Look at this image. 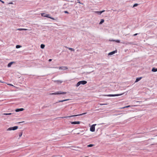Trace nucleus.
Instances as JSON below:
<instances>
[{"label":"nucleus","mask_w":157,"mask_h":157,"mask_svg":"<svg viewBox=\"0 0 157 157\" xmlns=\"http://www.w3.org/2000/svg\"><path fill=\"white\" fill-rule=\"evenodd\" d=\"M87 82L85 80L81 81L78 82L76 84V86H78L80 84L85 85L87 83Z\"/></svg>","instance_id":"nucleus-1"},{"label":"nucleus","mask_w":157,"mask_h":157,"mask_svg":"<svg viewBox=\"0 0 157 157\" xmlns=\"http://www.w3.org/2000/svg\"><path fill=\"white\" fill-rule=\"evenodd\" d=\"M67 93L66 92H62L61 91H57L55 93L50 94L51 95H56V94H65Z\"/></svg>","instance_id":"nucleus-2"},{"label":"nucleus","mask_w":157,"mask_h":157,"mask_svg":"<svg viewBox=\"0 0 157 157\" xmlns=\"http://www.w3.org/2000/svg\"><path fill=\"white\" fill-rule=\"evenodd\" d=\"M86 113H87L86 112H85V113H82V114H77V115H72V116H68V117H61L60 118H64L70 117H76V116H80L82 115H83L85 114H86Z\"/></svg>","instance_id":"nucleus-3"},{"label":"nucleus","mask_w":157,"mask_h":157,"mask_svg":"<svg viewBox=\"0 0 157 157\" xmlns=\"http://www.w3.org/2000/svg\"><path fill=\"white\" fill-rule=\"evenodd\" d=\"M124 93L121 94H108L107 95H105V96H107L108 97H115V96H121Z\"/></svg>","instance_id":"nucleus-4"},{"label":"nucleus","mask_w":157,"mask_h":157,"mask_svg":"<svg viewBox=\"0 0 157 157\" xmlns=\"http://www.w3.org/2000/svg\"><path fill=\"white\" fill-rule=\"evenodd\" d=\"M96 125V124H93L90 127V130L92 132H94L95 131V126Z\"/></svg>","instance_id":"nucleus-5"},{"label":"nucleus","mask_w":157,"mask_h":157,"mask_svg":"<svg viewBox=\"0 0 157 157\" xmlns=\"http://www.w3.org/2000/svg\"><path fill=\"white\" fill-rule=\"evenodd\" d=\"M18 128V127L17 126H15L13 127H10L9 128L7 129L8 131H10V130H15L17 129Z\"/></svg>","instance_id":"nucleus-6"},{"label":"nucleus","mask_w":157,"mask_h":157,"mask_svg":"<svg viewBox=\"0 0 157 157\" xmlns=\"http://www.w3.org/2000/svg\"><path fill=\"white\" fill-rule=\"evenodd\" d=\"M117 50H116L115 51H112V52H109V53H108V55L109 56H111V55H113L115 53H117Z\"/></svg>","instance_id":"nucleus-7"},{"label":"nucleus","mask_w":157,"mask_h":157,"mask_svg":"<svg viewBox=\"0 0 157 157\" xmlns=\"http://www.w3.org/2000/svg\"><path fill=\"white\" fill-rule=\"evenodd\" d=\"M44 17H48V18H49L51 19H52V20H55V19L54 18L52 17H51L50 16V15L49 14H46V15H45V16H44Z\"/></svg>","instance_id":"nucleus-8"},{"label":"nucleus","mask_w":157,"mask_h":157,"mask_svg":"<svg viewBox=\"0 0 157 157\" xmlns=\"http://www.w3.org/2000/svg\"><path fill=\"white\" fill-rule=\"evenodd\" d=\"M70 122L72 124H79L80 123V122L79 121L71 122Z\"/></svg>","instance_id":"nucleus-9"},{"label":"nucleus","mask_w":157,"mask_h":157,"mask_svg":"<svg viewBox=\"0 0 157 157\" xmlns=\"http://www.w3.org/2000/svg\"><path fill=\"white\" fill-rule=\"evenodd\" d=\"M105 11V10H102V11H95V13H97L99 15H101L102 13L104 12Z\"/></svg>","instance_id":"nucleus-10"},{"label":"nucleus","mask_w":157,"mask_h":157,"mask_svg":"<svg viewBox=\"0 0 157 157\" xmlns=\"http://www.w3.org/2000/svg\"><path fill=\"white\" fill-rule=\"evenodd\" d=\"M59 69H68V68L66 66H62V67H59Z\"/></svg>","instance_id":"nucleus-11"},{"label":"nucleus","mask_w":157,"mask_h":157,"mask_svg":"<svg viewBox=\"0 0 157 157\" xmlns=\"http://www.w3.org/2000/svg\"><path fill=\"white\" fill-rule=\"evenodd\" d=\"M24 110L23 108H20V109H17L15 110V111L16 112H18L19 111H22Z\"/></svg>","instance_id":"nucleus-12"},{"label":"nucleus","mask_w":157,"mask_h":157,"mask_svg":"<svg viewBox=\"0 0 157 157\" xmlns=\"http://www.w3.org/2000/svg\"><path fill=\"white\" fill-rule=\"evenodd\" d=\"M15 62H11L9 63L7 65V67H10L11 66V65L13 63H14Z\"/></svg>","instance_id":"nucleus-13"},{"label":"nucleus","mask_w":157,"mask_h":157,"mask_svg":"<svg viewBox=\"0 0 157 157\" xmlns=\"http://www.w3.org/2000/svg\"><path fill=\"white\" fill-rule=\"evenodd\" d=\"M142 78L141 77H140L139 78H137L136 80V81H135V82H138L139 81H140Z\"/></svg>","instance_id":"nucleus-14"},{"label":"nucleus","mask_w":157,"mask_h":157,"mask_svg":"<svg viewBox=\"0 0 157 157\" xmlns=\"http://www.w3.org/2000/svg\"><path fill=\"white\" fill-rule=\"evenodd\" d=\"M68 100H69V99H65V100H59L58 102H56V103H57L58 102H62L63 101H67Z\"/></svg>","instance_id":"nucleus-15"},{"label":"nucleus","mask_w":157,"mask_h":157,"mask_svg":"<svg viewBox=\"0 0 157 157\" xmlns=\"http://www.w3.org/2000/svg\"><path fill=\"white\" fill-rule=\"evenodd\" d=\"M151 71H152L154 72L157 71V68H155L154 67H153L152 68Z\"/></svg>","instance_id":"nucleus-16"},{"label":"nucleus","mask_w":157,"mask_h":157,"mask_svg":"<svg viewBox=\"0 0 157 157\" xmlns=\"http://www.w3.org/2000/svg\"><path fill=\"white\" fill-rule=\"evenodd\" d=\"M110 41H115L117 43H120V40H110Z\"/></svg>","instance_id":"nucleus-17"},{"label":"nucleus","mask_w":157,"mask_h":157,"mask_svg":"<svg viewBox=\"0 0 157 157\" xmlns=\"http://www.w3.org/2000/svg\"><path fill=\"white\" fill-rule=\"evenodd\" d=\"M104 21V20L103 19H101L100 22L99 23V24L101 25L102 24Z\"/></svg>","instance_id":"nucleus-18"},{"label":"nucleus","mask_w":157,"mask_h":157,"mask_svg":"<svg viewBox=\"0 0 157 157\" xmlns=\"http://www.w3.org/2000/svg\"><path fill=\"white\" fill-rule=\"evenodd\" d=\"M54 82H57V83H61L62 82V81H61L60 80H56L54 81Z\"/></svg>","instance_id":"nucleus-19"},{"label":"nucleus","mask_w":157,"mask_h":157,"mask_svg":"<svg viewBox=\"0 0 157 157\" xmlns=\"http://www.w3.org/2000/svg\"><path fill=\"white\" fill-rule=\"evenodd\" d=\"M45 47V45L44 44H41L40 45V48L42 49H44Z\"/></svg>","instance_id":"nucleus-20"},{"label":"nucleus","mask_w":157,"mask_h":157,"mask_svg":"<svg viewBox=\"0 0 157 157\" xmlns=\"http://www.w3.org/2000/svg\"><path fill=\"white\" fill-rule=\"evenodd\" d=\"M133 44V43L132 42H128L127 43H126V44Z\"/></svg>","instance_id":"nucleus-21"},{"label":"nucleus","mask_w":157,"mask_h":157,"mask_svg":"<svg viewBox=\"0 0 157 157\" xmlns=\"http://www.w3.org/2000/svg\"><path fill=\"white\" fill-rule=\"evenodd\" d=\"M94 146V145L93 144H90L87 146V147H91Z\"/></svg>","instance_id":"nucleus-22"},{"label":"nucleus","mask_w":157,"mask_h":157,"mask_svg":"<svg viewBox=\"0 0 157 157\" xmlns=\"http://www.w3.org/2000/svg\"><path fill=\"white\" fill-rule=\"evenodd\" d=\"M67 48L70 50H71L72 51H74L75 49L73 48Z\"/></svg>","instance_id":"nucleus-23"},{"label":"nucleus","mask_w":157,"mask_h":157,"mask_svg":"<svg viewBox=\"0 0 157 157\" xmlns=\"http://www.w3.org/2000/svg\"><path fill=\"white\" fill-rule=\"evenodd\" d=\"M22 132H20L19 133V137H21V136H22Z\"/></svg>","instance_id":"nucleus-24"},{"label":"nucleus","mask_w":157,"mask_h":157,"mask_svg":"<svg viewBox=\"0 0 157 157\" xmlns=\"http://www.w3.org/2000/svg\"><path fill=\"white\" fill-rule=\"evenodd\" d=\"M21 46H20V45H17L16 46V48H21Z\"/></svg>","instance_id":"nucleus-25"},{"label":"nucleus","mask_w":157,"mask_h":157,"mask_svg":"<svg viewBox=\"0 0 157 157\" xmlns=\"http://www.w3.org/2000/svg\"><path fill=\"white\" fill-rule=\"evenodd\" d=\"M138 5V4L135 3L134 4L133 7H136V6H137Z\"/></svg>","instance_id":"nucleus-26"},{"label":"nucleus","mask_w":157,"mask_h":157,"mask_svg":"<svg viewBox=\"0 0 157 157\" xmlns=\"http://www.w3.org/2000/svg\"><path fill=\"white\" fill-rule=\"evenodd\" d=\"M17 30H19V31H22V30H23V29L19 28V29H17Z\"/></svg>","instance_id":"nucleus-27"},{"label":"nucleus","mask_w":157,"mask_h":157,"mask_svg":"<svg viewBox=\"0 0 157 157\" xmlns=\"http://www.w3.org/2000/svg\"><path fill=\"white\" fill-rule=\"evenodd\" d=\"M11 114H12L11 113H6L3 114L5 115H11Z\"/></svg>","instance_id":"nucleus-28"},{"label":"nucleus","mask_w":157,"mask_h":157,"mask_svg":"<svg viewBox=\"0 0 157 157\" xmlns=\"http://www.w3.org/2000/svg\"><path fill=\"white\" fill-rule=\"evenodd\" d=\"M51 68H59L58 67H51Z\"/></svg>","instance_id":"nucleus-29"},{"label":"nucleus","mask_w":157,"mask_h":157,"mask_svg":"<svg viewBox=\"0 0 157 157\" xmlns=\"http://www.w3.org/2000/svg\"><path fill=\"white\" fill-rule=\"evenodd\" d=\"M64 13H69L67 11H64Z\"/></svg>","instance_id":"nucleus-30"},{"label":"nucleus","mask_w":157,"mask_h":157,"mask_svg":"<svg viewBox=\"0 0 157 157\" xmlns=\"http://www.w3.org/2000/svg\"><path fill=\"white\" fill-rule=\"evenodd\" d=\"M45 14L44 13H41V16H43V17H44V15Z\"/></svg>","instance_id":"nucleus-31"},{"label":"nucleus","mask_w":157,"mask_h":157,"mask_svg":"<svg viewBox=\"0 0 157 157\" xmlns=\"http://www.w3.org/2000/svg\"><path fill=\"white\" fill-rule=\"evenodd\" d=\"M0 1L2 2V3L4 4L5 3L3 1H2V0H0Z\"/></svg>","instance_id":"nucleus-32"},{"label":"nucleus","mask_w":157,"mask_h":157,"mask_svg":"<svg viewBox=\"0 0 157 157\" xmlns=\"http://www.w3.org/2000/svg\"><path fill=\"white\" fill-rule=\"evenodd\" d=\"M78 3H80V4H83L82 3H81L80 2V1H79V0H78Z\"/></svg>","instance_id":"nucleus-33"},{"label":"nucleus","mask_w":157,"mask_h":157,"mask_svg":"<svg viewBox=\"0 0 157 157\" xmlns=\"http://www.w3.org/2000/svg\"><path fill=\"white\" fill-rule=\"evenodd\" d=\"M138 34V33H135L133 35V36H136Z\"/></svg>","instance_id":"nucleus-34"},{"label":"nucleus","mask_w":157,"mask_h":157,"mask_svg":"<svg viewBox=\"0 0 157 157\" xmlns=\"http://www.w3.org/2000/svg\"><path fill=\"white\" fill-rule=\"evenodd\" d=\"M28 30V29H23V30Z\"/></svg>","instance_id":"nucleus-35"},{"label":"nucleus","mask_w":157,"mask_h":157,"mask_svg":"<svg viewBox=\"0 0 157 157\" xmlns=\"http://www.w3.org/2000/svg\"><path fill=\"white\" fill-rule=\"evenodd\" d=\"M106 104H100V105H106Z\"/></svg>","instance_id":"nucleus-36"},{"label":"nucleus","mask_w":157,"mask_h":157,"mask_svg":"<svg viewBox=\"0 0 157 157\" xmlns=\"http://www.w3.org/2000/svg\"><path fill=\"white\" fill-rule=\"evenodd\" d=\"M52 59H49L48 61H49L50 62V61H52Z\"/></svg>","instance_id":"nucleus-37"},{"label":"nucleus","mask_w":157,"mask_h":157,"mask_svg":"<svg viewBox=\"0 0 157 157\" xmlns=\"http://www.w3.org/2000/svg\"><path fill=\"white\" fill-rule=\"evenodd\" d=\"M0 82L2 83H4V82L2 81L1 80H0Z\"/></svg>","instance_id":"nucleus-38"},{"label":"nucleus","mask_w":157,"mask_h":157,"mask_svg":"<svg viewBox=\"0 0 157 157\" xmlns=\"http://www.w3.org/2000/svg\"><path fill=\"white\" fill-rule=\"evenodd\" d=\"M9 4H13V2H10L9 3Z\"/></svg>","instance_id":"nucleus-39"},{"label":"nucleus","mask_w":157,"mask_h":157,"mask_svg":"<svg viewBox=\"0 0 157 157\" xmlns=\"http://www.w3.org/2000/svg\"><path fill=\"white\" fill-rule=\"evenodd\" d=\"M121 43H122V44H124V42H121Z\"/></svg>","instance_id":"nucleus-40"},{"label":"nucleus","mask_w":157,"mask_h":157,"mask_svg":"<svg viewBox=\"0 0 157 157\" xmlns=\"http://www.w3.org/2000/svg\"><path fill=\"white\" fill-rule=\"evenodd\" d=\"M9 85H12V86H13V85H11V84H9Z\"/></svg>","instance_id":"nucleus-41"},{"label":"nucleus","mask_w":157,"mask_h":157,"mask_svg":"<svg viewBox=\"0 0 157 157\" xmlns=\"http://www.w3.org/2000/svg\"><path fill=\"white\" fill-rule=\"evenodd\" d=\"M21 122H19L18 123H21Z\"/></svg>","instance_id":"nucleus-42"},{"label":"nucleus","mask_w":157,"mask_h":157,"mask_svg":"<svg viewBox=\"0 0 157 157\" xmlns=\"http://www.w3.org/2000/svg\"><path fill=\"white\" fill-rule=\"evenodd\" d=\"M129 106H127V107H128Z\"/></svg>","instance_id":"nucleus-43"}]
</instances>
